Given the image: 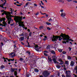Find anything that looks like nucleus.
Listing matches in <instances>:
<instances>
[{
	"mask_svg": "<svg viewBox=\"0 0 77 77\" xmlns=\"http://www.w3.org/2000/svg\"><path fill=\"white\" fill-rule=\"evenodd\" d=\"M4 14L6 15V18H7L8 20L6 22H5V21L6 20V19L4 18H2L1 19L0 18V22H2V21H3L2 23L4 25H6L8 23V24H10L11 21H13V20L11 19V18H12L11 17H13L14 16L11 15V13L6 11H4V12L2 14V15H4Z\"/></svg>",
	"mask_w": 77,
	"mask_h": 77,
	"instance_id": "obj_1",
	"label": "nucleus"
},
{
	"mask_svg": "<svg viewBox=\"0 0 77 77\" xmlns=\"http://www.w3.org/2000/svg\"><path fill=\"white\" fill-rule=\"evenodd\" d=\"M23 19V16L21 17H19V16H16L14 18V20L16 22V23H18V24H19V26L20 27H22V28L23 27H25L24 26V22H22V19Z\"/></svg>",
	"mask_w": 77,
	"mask_h": 77,
	"instance_id": "obj_2",
	"label": "nucleus"
},
{
	"mask_svg": "<svg viewBox=\"0 0 77 77\" xmlns=\"http://www.w3.org/2000/svg\"><path fill=\"white\" fill-rule=\"evenodd\" d=\"M60 36L63 38V44H66V42H68L69 41H72L71 38L69 39V36L68 35H66L63 34H61Z\"/></svg>",
	"mask_w": 77,
	"mask_h": 77,
	"instance_id": "obj_3",
	"label": "nucleus"
},
{
	"mask_svg": "<svg viewBox=\"0 0 77 77\" xmlns=\"http://www.w3.org/2000/svg\"><path fill=\"white\" fill-rule=\"evenodd\" d=\"M58 38H59L58 39L59 41L62 40V38H61L60 36L53 35L51 37V39H52V41H57Z\"/></svg>",
	"mask_w": 77,
	"mask_h": 77,
	"instance_id": "obj_4",
	"label": "nucleus"
},
{
	"mask_svg": "<svg viewBox=\"0 0 77 77\" xmlns=\"http://www.w3.org/2000/svg\"><path fill=\"white\" fill-rule=\"evenodd\" d=\"M4 1H5V2L3 4H2L1 5H0V7H1V8H2L3 9H4L5 10H6V7H4L3 6L5 5V4H6V1L5 0H3Z\"/></svg>",
	"mask_w": 77,
	"mask_h": 77,
	"instance_id": "obj_5",
	"label": "nucleus"
},
{
	"mask_svg": "<svg viewBox=\"0 0 77 77\" xmlns=\"http://www.w3.org/2000/svg\"><path fill=\"white\" fill-rule=\"evenodd\" d=\"M43 74L45 77H47V76H48L49 74V73H48V71H45L43 72Z\"/></svg>",
	"mask_w": 77,
	"mask_h": 77,
	"instance_id": "obj_6",
	"label": "nucleus"
},
{
	"mask_svg": "<svg viewBox=\"0 0 77 77\" xmlns=\"http://www.w3.org/2000/svg\"><path fill=\"white\" fill-rule=\"evenodd\" d=\"M9 55L11 57H14L15 56V52H13L10 54Z\"/></svg>",
	"mask_w": 77,
	"mask_h": 77,
	"instance_id": "obj_7",
	"label": "nucleus"
},
{
	"mask_svg": "<svg viewBox=\"0 0 77 77\" xmlns=\"http://www.w3.org/2000/svg\"><path fill=\"white\" fill-rule=\"evenodd\" d=\"M34 47L35 48V49L36 51H39V48H38L39 47H38V45H35V46Z\"/></svg>",
	"mask_w": 77,
	"mask_h": 77,
	"instance_id": "obj_8",
	"label": "nucleus"
},
{
	"mask_svg": "<svg viewBox=\"0 0 77 77\" xmlns=\"http://www.w3.org/2000/svg\"><path fill=\"white\" fill-rule=\"evenodd\" d=\"M48 62L49 63H51L52 62V60L51 58L50 57V56H48Z\"/></svg>",
	"mask_w": 77,
	"mask_h": 77,
	"instance_id": "obj_9",
	"label": "nucleus"
},
{
	"mask_svg": "<svg viewBox=\"0 0 77 77\" xmlns=\"http://www.w3.org/2000/svg\"><path fill=\"white\" fill-rule=\"evenodd\" d=\"M75 64V63L73 61H71L70 62V66H74V64Z\"/></svg>",
	"mask_w": 77,
	"mask_h": 77,
	"instance_id": "obj_10",
	"label": "nucleus"
},
{
	"mask_svg": "<svg viewBox=\"0 0 77 77\" xmlns=\"http://www.w3.org/2000/svg\"><path fill=\"white\" fill-rule=\"evenodd\" d=\"M66 14H65L64 13L62 12L61 14V16L62 17H65V16H66Z\"/></svg>",
	"mask_w": 77,
	"mask_h": 77,
	"instance_id": "obj_11",
	"label": "nucleus"
},
{
	"mask_svg": "<svg viewBox=\"0 0 77 77\" xmlns=\"http://www.w3.org/2000/svg\"><path fill=\"white\" fill-rule=\"evenodd\" d=\"M24 37H21L20 38H19V40L21 42V41H24Z\"/></svg>",
	"mask_w": 77,
	"mask_h": 77,
	"instance_id": "obj_12",
	"label": "nucleus"
},
{
	"mask_svg": "<svg viewBox=\"0 0 77 77\" xmlns=\"http://www.w3.org/2000/svg\"><path fill=\"white\" fill-rule=\"evenodd\" d=\"M6 59H7V60H8L9 62H10L11 61H14V59H8V58H5Z\"/></svg>",
	"mask_w": 77,
	"mask_h": 77,
	"instance_id": "obj_13",
	"label": "nucleus"
},
{
	"mask_svg": "<svg viewBox=\"0 0 77 77\" xmlns=\"http://www.w3.org/2000/svg\"><path fill=\"white\" fill-rule=\"evenodd\" d=\"M53 60L55 63H57V61H56V60L55 58H53Z\"/></svg>",
	"mask_w": 77,
	"mask_h": 77,
	"instance_id": "obj_14",
	"label": "nucleus"
},
{
	"mask_svg": "<svg viewBox=\"0 0 77 77\" xmlns=\"http://www.w3.org/2000/svg\"><path fill=\"white\" fill-rule=\"evenodd\" d=\"M11 70L12 72H14V71H15V69L11 68Z\"/></svg>",
	"mask_w": 77,
	"mask_h": 77,
	"instance_id": "obj_15",
	"label": "nucleus"
},
{
	"mask_svg": "<svg viewBox=\"0 0 77 77\" xmlns=\"http://www.w3.org/2000/svg\"><path fill=\"white\" fill-rule=\"evenodd\" d=\"M34 71L36 72H39V70L36 68L35 69Z\"/></svg>",
	"mask_w": 77,
	"mask_h": 77,
	"instance_id": "obj_16",
	"label": "nucleus"
},
{
	"mask_svg": "<svg viewBox=\"0 0 77 77\" xmlns=\"http://www.w3.org/2000/svg\"><path fill=\"white\" fill-rule=\"evenodd\" d=\"M39 28L40 30H41V29L44 28V26H41L39 27Z\"/></svg>",
	"mask_w": 77,
	"mask_h": 77,
	"instance_id": "obj_17",
	"label": "nucleus"
},
{
	"mask_svg": "<svg viewBox=\"0 0 77 77\" xmlns=\"http://www.w3.org/2000/svg\"><path fill=\"white\" fill-rule=\"evenodd\" d=\"M46 24H47V25H51V23H50L49 22H46Z\"/></svg>",
	"mask_w": 77,
	"mask_h": 77,
	"instance_id": "obj_18",
	"label": "nucleus"
},
{
	"mask_svg": "<svg viewBox=\"0 0 77 77\" xmlns=\"http://www.w3.org/2000/svg\"><path fill=\"white\" fill-rule=\"evenodd\" d=\"M14 74L15 76H17V71H14Z\"/></svg>",
	"mask_w": 77,
	"mask_h": 77,
	"instance_id": "obj_19",
	"label": "nucleus"
},
{
	"mask_svg": "<svg viewBox=\"0 0 77 77\" xmlns=\"http://www.w3.org/2000/svg\"><path fill=\"white\" fill-rule=\"evenodd\" d=\"M58 51H59V52H62V51H63V50L60 49H58Z\"/></svg>",
	"mask_w": 77,
	"mask_h": 77,
	"instance_id": "obj_20",
	"label": "nucleus"
},
{
	"mask_svg": "<svg viewBox=\"0 0 77 77\" xmlns=\"http://www.w3.org/2000/svg\"><path fill=\"white\" fill-rule=\"evenodd\" d=\"M51 53L52 54H55V51H54L53 50H52L51 51Z\"/></svg>",
	"mask_w": 77,
	"mask_h": 77,
	"instance_id": "obj_21",
	"label": "nucleus"
},
{
	"mask_svg": "<svg viewBox=\"0 0 77 77\" xmlns=\"http://www.w3.org/2000/svg\"><path fill=\"white\" fill-rule=\"evenodd\" d=\"M50 45H48V46L47 47V49H49L50 50Z\"/></svg>",
	"mask_w": 77,
	"mask_h": 77,
	"instance_id": "obj_22",
	"label": "nucleus"
},
{
	"mask_svg": "<svg viewBox=\"0 0 77 77\" xmlns=\"http://www.w3.org/2000/svg\"><path fill=\"white\" fill-rule=\"evenodd\" d=\"M14 50H16V48H17V46H16V45H14Z\"/></svg>",
	"mask_w": 77,
	"mask_h": 77,
	"instance_id": "obj_23",
	"label": "nucleus"
},
{
	"mask_svg": "<svg viewBox=\"0 0 77 77\" xmlns=\"http://www.w3.org/2000/svg\"><path fill=\"white\" fill-rule=\"evenodd\" d=\"M29 4H30V2H28L27 3H26V6H28V5H29Z\"/></svg>",
	"mask_w": 77,
	"mask_h": 77,
	"instance_id": "obj_24",
	"label": "nucleus"
},
{
	"mask_svg": "<svg viewBox=\"0 0 77 77\" xmlns=\"http://www.w3.org/2000/svg\"><path fill=\"white\" fill-rule=\"evenodd\" d=\"M56 67L57 68H58V69H59V68H60V66L58 65Z\"/></svg>",
	"mask_w": 77,
	"mask_h": 77,
	"instance_id": "obj_25",
	"label": "nucleus"
},
{
	"mask_svg": "<svg viewBox=\"0 0 77 77\" xmlns=\"http://www.w3.org/2000/svg\"><path fill=\"white\" fill-rule=\"evenodd\" d=\"M44 55L45 56H48V54H47L46 53H44Z\"/></svg>",
	"mask_w": 77,
	"mask_h": 77,
	"instance_id": "obj_26",
	"label": "nucleus"
},
{
	"mask_svg": "<svg viewBox=\"0 0 77 77\" xmlns=\"http://www.w3.org/2000/svg\"><path fill=\"white\" fill-rule=\"evenodd\" d=\"M68 60H71V57L70 56H68Z\"/></svg>",
	"mask_w": 77,
	"mask_h": 77,
	"instance_id": "obj_27",
	"label": "nucleus"
},
{
	"mask_svg": "<svg viewBox=\"0 0 77 77\" xmlns=\"http://www.w3.org/2000/svg\"><path fill=\"white\" fill-rule=\"evenodd\" d=\"M62 53L63 54H65L66 53V52L65 51H63L62 52Z\"/></svg>",
	"mask_w": 77,
	"mask_h": 77,
	"instance_id": "obj_28",
	"label": "nucleus"
},
{
	"mask_svg": "<svg viewBox=\"0 0 77 77\" xmlns=\"http://www.w3.org/2000/svg\"><path fill=\"white\" fill-rule=\"evenodd\" d=\"M3 59H4V62H7V60H6V58H3Z\"/></svg>",
	"mask_w": 77,
	"mask_h": 77,
	"instance_id": "obj_29",
	"label": "nucleus"
},
{
	"mask_svg": "<svg viewBox=\"0 0 77 77\" xmlns=\"http://www.w3.org/2000/svg\"><path fill=\"white\" fill-rule=\"evenodd\" d=\"M29 36H32V32H29Z\"/></svg>",
	"mask_w": 77,
	"mask_h": 77,
	"instance_id": "obj_30",
	"label": "nucleus"
},
{
	"mask_svg": "<svg viewBox=\"0 0 77 77\" xmlns=\"http://www.w3.org/2000/svg\"><path fill=\"white\" fill-rule=\"evenodd\" d=\"M44 52H45V53H48V51H44Z\"/></svg>",
	"mask_w": 77,
	"mask_h": 77,
	"instance_id": "obj_31",
	"label": "nucleus"
},
{
	"mask_svg": "<svg viewBox=\"0 0 77 77\" xmlns=\"http://www.w3.org/2000/svg\"><path fill=\"white\" fill-rule=\"evenodd\" d=\"M63 62H61V63H60L59 64V65H63Z\"/></svg>",
	"mask_w": 77,
	"mask_h": 77,
	"instance_id": "obj_32",
	"label": "nucleus"
},
{
	"mask_svg": "<svg viewBox=\"0 0 77 77\" xmlns=\"http://www.w3.org/2000/svg\"><path fill=\"white\" fill-rule=\"evenodd\" d=\"M1 69H3L4 68V66H1Z\"/></svg>",
	"mask_w": 77,
	"mask_h": 77,
	"instance_id": "obj_33",
	"label": "nucleus"
},
{
	"mask_svg": "<svg viewBox=\"0 0 77 77\" xmlns=\"http://www.w3.org/2000/svg\"><path fill=\"white\" fill-rule=\"evenodd\" d=\"M66 1H67V2H70L72 1V0H66Z\"/></svg>",
	"mask_w": 77,
	"mask_h": 77,
	"instance_id": "obj_34",
	"label": "nucleus"
},
{
	"mask_svg": "<svg viewBox=\"0 0 77 77\" xmlns=\"http://www.w3.org/2000/svg\"><path fill=\"white\" fill-rule=\"evenodd\" d=\"M47 29L48 30H51V29L50 28V27H48L47 28Z\"/></svg>",
	"mask_w": 77,
	"mask_h": 77,
	"instance_id": "obj_35",
	"label": "nucleus"
},
{
	"mask_svg": "<svg viewBox=\"0 0 77 77\" xmlns=\"http://www.w3.org/2000/svg\"><path fill=\"white\" fill-rule=\"evenodd\" d=\"M35 15H39V12H38L36 14H35Z\"/></svg>",
	"mask_w": 77,
	"mask_h": 77,
	"instance_id": "obj_36",
	"label": "nucleus"
},
{
	"mask_svg": "<svg viewBox=\"0 0 77 77\" xmlns=\"http://www.w3.org/2000/svg\"><path fill=\"white\" fill-rule=\"evenodd\" d=\"M60 12H63V9H61L60 10Z\"/></svg>",
	"mask_w": 77,
	"mask_h": 77,
	"instance_id": "obj_37",
	"label": "nucleus"
},
{
	"mask_svg": "<svg viewBox=\"0 0 77 77\" xmlns=\"http://www.w3.org/2000/svg\"><path fill=\"white\" fill-rule=\"evenodd\" d=\"M40 2H41V3L42 4V5H44V3H43L42 1H40Z\"/></svg>",
	"mask_w": 77,
	"mask_h": 77,
	"instance_id": "obj_38",
	"label": "nucleus"
},
{
	"mask_svg": "<svg viewBox=\"0 0 77 77\" xmlns=\"http://www.w3.org/2000/svg\"><path fill=\"white\" fill-rule=\"evenodd\" d=\"M20 36H24V34L22 33L20 35Z\"/></svg>",
	"mask_w": 77,
	"mask_h": 77,
	"instance_id": "obj_39",
	"label": "nucleus"
},
{
	"mask_svg": "<svg viewBox=\"0 0 77 77\" xmlns=\"http://www.w3.org/2000/svg\"><path fill=\"white\" fill-rule=\"evenodd\" d=\"M71 77V75H66V77Z\"/></svg>",
	"mask_w": 77,
	"mask_h": 77,
	"instance_id": "obj_40",
	"label": "nucleus"
},
{
	"mask_svg": "<svg viewBox=\"0 0 77 77\" xmlns=\"http://www.w3.org/2000/svg\"><path fill=\"white\" fill-rule=\"evenodd\" d=\"M66 74H67V75H68V71H66Z\"/></svg>",
	"mask_w": 77,
	"mask_h": 77,
	"instance_id": "obj_41",
	"label": "nucleus"
},
{
	"mask_svg": "<svg viewBox=\"0 0 77 77\" xmlns=\"http://www.w3.org/2000/svg\"><path fill=\"white\" fill-rule=\"evenodd\" d=\"M34 5L35 7H36L37 6V4H35V3L34 4Z\"/></svg>",
	"mask_w": 77,
	"mask_h": 77,
	"instance_id": "obj_42",
	"label": "nucleus"
},
{
	"mask_svg": "<svg viewBox=\"0 0 77 77\" xmlns=\"http://www.w3.org/2000/svg\"><path fill=\"white\" fill-rule=\"evenodd\" d=\"M59 62H61L63 61L62 60V59H59Z\"/></svg>",
	"mask_w": 77,
	"mask_h": 77,
	"instance_id": "obj_43",
	"label": "nucleus"
},
{
	"mask_svg": "<svg viewBox=\"0 0 77 77\" xmlns=\"http://www.w3.org/2000/svg\"><path fill=\"white\" fill-rule=\"evenodd\" d=\"M65 63H66V64H68V61H65Z\"/></svg>",
	"mask_w": 77,
	"mask_h": 77,
	"instance_id": "obj_44",
	"label": "nucleus"
},
{
	"mask_svg": "<svg viewBox=\"0 0 77 77\" xmlns=\"http://www.w3.org/2000/svg\"><path fill=\"white\" fill-rule=\"evenodd\" d=\"M23 60V59L22 58H20V61H22V60Z\"/></svg>",
	"mask_w": 77,
	"mask_h": 77,
	"instance_id": "obj_45",
	"label": "nucleus"
},
{
	"mask_svg": "<svg viewBox=\"0 0 77 77\" xmlns=\"http://www.w3.org/2000/svg\"><path fill=\"white\" fill-rule=\"evenodd\" d=\"M26 77H29V74L26 75Z\"/></svg>",
	"mask_w": 77,
	"mask_h": 77,
	"instance_id": "obj_46",
	"label": "nucleus"
},
{
	"mask_svg": "<svg viewBox=\"0 0 77 77\" xmlns=\"http://www.w3.org/2000/svg\"><path fill=\"white\" fill-rule=\"evenodd\" d=\"M48 21H52V19H51V18Z\"/></svg>",
	"mask_w": 77,
	"mask_h": 77,
	"instance_id": "obj_47",
	"label": "nucleus"
},
{
	"mask_svg": "<svg viewBox=\"0 0 77 77\" xmlns=\"http://www.w3.org/2000/svg\"><path fill=\"white\" fill-rule=\"evenodd\" d=\"M73 2L75 3H77V1H73Z\"/></svg>",
	"mask_w": 77,
	"mask_h": 77,
	"instance_id": "obj_48",
	"label": "nucleus"
},
{
	"mask_svg": "<svg viewBox=\"0 0 77 77\" xmlns=\"http://www.w3.org/2000/svg\"><path fill=\"white\" fill-rule=\"evenodd\" d=\"M61 2H62V3H64V1L61 0Z\"/></svg>",
	"mask_w": 77,
	"mask_h": 77,
	"instance_id": "obj_49",
	"label": "nucleus"
},
{
	"mask_svg": "<svg viewBox=\"0 0 77 77\" xmlns=\"http://www.w3.org/2000/svg\"><path fill=\"white\" fill-rule=\"evenodd\" d=\"M61 2H62V3H64V1L61 0Z\"/></svg>",
	"mask_w": 77,
	"mask_h": 77,
	"instance_id": "obj_50",
	"label": "nucleus"
},
{
	"mask_svg": "<svg viewBox=\"0 0 77 77\" xmlns=\"http://www.w3.org/2000/svg\"><path fill=\"white\" fill-rule=\"evenodd\" d=\"M61 2H62V3H64V1L61 0Z\"/></svg>",
	"mask_w": 77,
	"mask_h": 77,
	"instance_id": "obj_51",
	"label": "nucleus"
},
{
	"mask_svg": "<svg viewBox=\"0 0 77 77\" xmlns=\"http://www.w3.org/2000/svg\"><path fill=\"white\" fill-rule=\"evenodd\" d=\"M69 51H71V48L70 47L69 48Z\"/></svg>",
	"mask_w": 77,
	"mask_h": 77,
	"instance_id": "obj_52",
	"label": "nucleus"
},
{
	"mask_svg": "<svg viewBox=\"0 0 77 77\" xmlns=\"http://www.w3.org/2000/svg\"><path fill=\"white\" fill-rule=\"evenodd\" d=\"M54 77V75H51L50 77Z\"/></svg>",
	"mask_w": 77,
	"mask_h": 77,
	"instance_id": "obj_53",
	"label": "nucleus"
},
{
	"mask_svg": "<svg viewBox=\"0 0 77 77\" xmlns=\"http://www.w3.org/2000/svg\"><path fill=\"white\" fill-rule=\"evenodd\" d=\"M64 70H65V71H66V68H65V67H64Z\"/></svg>",
	"mask_w": 77,
	"mask_h": 77,
	"instance_id": "obj_54",
	"label": "nucleus"
},
{
	"mask_svg": "<svg viewBox=\"0 0 77 77\" xmlns=\"http://www.w3.org/2000/svg\"><path fill=\"white\" fill-rule=\"evenodd\" d=\"M44 37H45V39H47V36H45Z\"/></svg>",
	"mask_w": 77,
	"mask_h": 77,
	"instance_id": "obj_55",
	"label": "nucleus"
},
{
	"mask_svg": "<svg viewBox=\"0 0 77 77\" xmlns=\"http://www.w3.org/2000/svg\"><path fill=\"white\" fill-rule=\"evenodd\" d=\"M21 43L22 45H24V44L23 43V42H21Z\"/></svg>",
	"mask_w": 77,
	"mask_h": 77,
	"instance_id": "obj_56",
	"label": "nucleus"
},
{
	"mask_svg": "<svg viewBox=\"0 0 77 77\" xmlns=\"http://www.w3.org/2000/svg\"><path fill=\"white\" fill-rule=\"evenodd\" d=\"M27 47H30V45H28Z\"/></svg>",
	"mask_w": 77,
	"mask_h": 77,
	"instance_id": "obj_57",
	"label": "nucleus"
},
{
	"mask_svg": "<svg viewBox=\"0 0 77 77\" xmlns=\"http://www.w3.org/2000/svg\"><path fill=\"white\" fill-rule=\"evenodd\" d=\"M1 45H2V46H3V43L1 42Z\"/></svg>",
	"mask_w": 77,
	"mask_h": 77,
	"instance_id": "obj_58",
	"label": "nucleus"
},
{
	"mask_svg": "<svg viewBox=\"0 0 77 77\" xmlns=\"http://www.w3.org/2000/svg\"><path fill=\"white\" fill-rule=\"evenodd\" d=\"M1 12H5V11H4V10H2L1 11Z\"/></svg>",
	"mask_w": 77,
	"mask_h": 77,
	"instance_id": "obj_59",
	"label": "nucleus"
},
{
	"mask_svg": "<svg viewBox=\"0 0 77 77\" xmlns=\"http://www.w3.org/2000/svg\"><path fill=\"white\" fill-rule=\"evenodd\" d=\"M62 77H65V75H62Z\"/></svg>",
	"mask_w": 77,
	"mask_h": 77,
	"instance_id": "obj_60",
	"label": "nucleus"
},
{
	"mask_svg": "<svg viewBox=\"0 0 77 77\" xmlns=\"http://www.w3.org/2000/svg\"><path fill=\"white\" fill-rule=\"evenodd\" d=\"M16 5L17 6H21V5Z\"/></svg>",
	"mask_w": 77,
	"mask_h": 77,
	"instance_id": "obj_61",
	"label": "nucleus"
},
{
	"mask_svg": "<svg viewBox=\"0 0 77 77\" xmlns=\"http://www.w3.org/2000/svg\"><path fill=\"white\" fill-rule=\"evenodd\" d=\"M59 74H60V73H59L58 72L57 74L58 76H59Z\"/></svg>",
	"mask_w": 77,
	"mask_h": 77,
	"instance_id": "obj_62",
	"label": "nucleus"
},
{
	"mask_svg": "<svg viewBox=\"0 0 77 77\" xmlns=\"http://www.w3.org/2000/svg\"><path fill=\"white\" fill-rule=\"evenodd\" d=\"M27 31L29 32H30V29H27Z\"/></svg>",
	"mask_w": 77,
	"mask_h": 77,
	"instance_id": "obj_63",
	"label": "nucleus"
},
{
	"mask_svg": "<svg viewBox=\"0 0 77 77\" xmlns=\"http://www.w3.org/2000/svg\"><path fill=\"white\" fill-rule=\"evenodd\" d=\"M46 39H47L45 38L43 40L44 41H46Z\"/></svg>",
	"mask_w": 77,
	"mask_h": 77,
	"instance_id": "obj_64",
	"label": "nucleus"
}]
</instances>
